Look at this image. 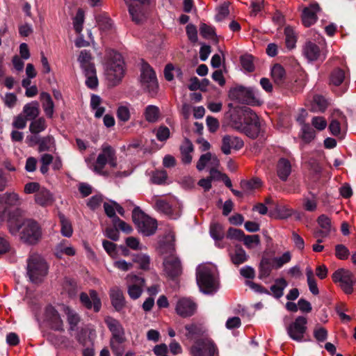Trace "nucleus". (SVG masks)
Wrapping results in <instances>:
<instances>
[{"instance_id": "obj_38", "label": "nucleus", "mask_w": 356, "mask_h": 356, "mask_svg": "<svg viewBox=\"0 0 356 356\" xmlns=\"http://www.w3.org/2000/svg\"><path fill=\"white\" fill-rule=\"evenodd\" d=\"M92 56L91 54L88 50H82L78 58V61L80 63L82 71H86L88 69L95 67V65L91 62Z\"/></svg>"}, {"instance_id": "obj_17", "label": "nucleus", "mask_w": 356, "mask_h": 356, "mask_svg": "<svg viewBox=\"0 0 356 356\" xmlns=\"http://www.w3.org/2000/svg\"><path fill=\"white\" fill-rule=\"evenodd\" d=\"M44 320L56 331H63V322L58 311L51 305L45 307Z\"/></svg>"}, {"instance_id": "obj_8", "label": "nucleus", "mask_w": 356, "mask_h": 356, "mask_svg": "<svg viewBox=\"0 0 356 356\" xmlns=\"http://www.w3.org/2000/svg\"><path fill=\"white\" fill-rule=\"evenodd\" d=\"M229 97L232 100L248 105L256 106L261 104L259 91L252 87L240 86L232 88L229 91Z\"/></svg>"}, {"instance_id": "obj_61", "label": "nucleus", "mask_w": 356, "mask_h": 356, "mask_svg": "<svg viewBox=\"0 0 356 356\" xmlns=\"http://www.w3.org/2000/svg\"><path fill=\"white\" fill-rule=\"evenodd\" d=\"M211 152L202 154L197 163L196 168L199 171L203 170L206 166H208L211 159Z\"/></svg>"}, {"instance_id": "obj_33", "label": "nucleus", "mask_w": 356, "mask_h": 356, "mask_svg": "<svg viewBox=\"0 0 356 356\" xmlns=\"http://www.w3.org/2000/svg\"><path fill=\"white\" fill-rule=\"evenodd\" d=\"M76 254L75 249L70 245H67L66 241L59 243L55 248V255L57 258L61 259L63 254L74 256Z\"/></svg>"}, {"instance_id": "obj_19", "label": "nucleus", "mask_w": 356, "mask_h": 356, "mask_svg": "<svg viewBox=\"0 0 356 356\" xmlns=\"http://www.w3.org/2000/svg\"><path fill=\"white\" fill-rule=\"evenodd\" d=\"M302 52L305 58L309 62L325 58V56L322 54L318 45L310 40L304 43Z\"/></svg>"}, {"instance_id": "obj_18", "label": "nucleus", "mask_w": 356, "mask_h": 356, "mask_svg": "<svg viewBox=\"0 0 356 356\" xmlns=\"http://www.w3.org/2000/svg\"><path fill=\"white\" fill-rule=\"evenodd\" d=\"M129 277L128 294L131 299L136 300L140 297L143 291L145 279L136 275H130Z\"/></svg>"}, {"instance_id": "obj_16", "label": "nucleus", "mask_w": 356, "mask_h": 356, "mask_svg": "<svg viewBox=\"0 0 356 356\" xmlns=\"http://www.w3.org/2000/svg\"><path fill=\"white\" fill-rule=\"evenodd\" d=\"M80 302L88 309H92L95 312H99L102 307V302L96 291L92 289L89 295L85 292L80 293Z\"/></svg>"}, {"instance_id": "obj_60", "label": "nucleus", "mask_w": 356, "mask_h": 356, "mask_svg": "<svg viewBox=\"0 0 356 356\" xmlns=\"http://www.w3.org/2000/svg\"><path fill=\"white\" fill-rule=\"evenodd\" d=\"M312 124L317 130L323 131L326 128L327 123L323 117L316 116L312 119Z\"/></svg>"}, {"instance_id": "obj_22", "label": "nucleus", "mask_w": 356, "mask_h": 356, "mask_svg": "<svg viewBox=\"0 0 356 356\" xmlns=\"http://www.w3.org/2000/svg\"><path fill=\"white\" fill-rule=\"evenodd\" d=\"M320 11L318 3H312L305 7L302 13V22L305 27H309L317 21V13Z\"/></svg>"}, {"instance_id": "obj_21", "label": "nucleus", "mask_w": 356, "mask_h": 356, "mask_svg": "<svg viewBox=\"0 0 356 356\" xmlns=\"http://www.w3.org/2000/svg\"><path fill=\"white\" fill-rule=\"evenodd\" d=\"M184 328L186 331L185 336L188 339L197 340L203 337H209L207 334V329L202 323H192L186 324L184 326Z\"/></svg>"}, {"instance_id": "obj_32", "label": "nucleus", "mask_w": 356, "mask_h": 356, "mask_svg": "<svg viewBox=\"0 0 356 356\" xmlns=\"http://www.w3.org/2000/svg\"><path fill=\"white\" fill-rule=\"evenodd\" d=\"M285 36L286 47L288 49L291 50L296 46L298 40V35L293 27L287 26L284 31Z\"/></svg>"}, {"instance_id": "obj_49", "label": "nucleus", "mask_w": 356, "mask_h": 356, "mask_svg": "<svg viewBox=\"0 0 356 356\" xmlns=\"http://www.w3.org/2000/svg\"><path fill=\"white\" fill-rule=\"evenodd\" d=\"M261 185V180L258 178L249 181L242 180L240 183L241 188L244 192L248 193Z\"/></svg>"}, {"instance_id": "obj_13", "label": "nucleus", "mask_w": 356, "mask_h": 356, "mask_svg": "<svg viewBox=\"0 0 356 356\" xmlns=\"http://www.w3.org/2000/svg\"><path fill=\"white\" fill-rule=\"evenodd\" d=\"M332 280L335 283H339L341 288L346 294H350L353 291V285L356 280L353 274L345 268H339L332 274Z\"/></svg>"}, {"instance_id": "obj_2", "label": "nucleus", "mask_w": 356, "mask_h": 356, "mask_svg": "<svg viewBox=\"0 0 356 356\" xmlns=\"http://www.w3.org/2000/svg\"><path fill=\"white\" fill-rule=\"evenodd\" d=\"M196 282L202 293L215 294L220 288L219 273L216 266L211 264L198 266L196 268Z\"/></svg>"}, {"instance_id": "obj_14", "label": "nucleus", "mask_w": 356, "mask_h": 356, "mask_svg": "<svg viewBox=\"0 0 356 356\" xmlns=\"http://www.w3.org/2000/svg\"><path fill=\"white\" fill-rule=\"evenodd\" d=\"M154 207L157 211L163 213L171 219L176 220L181 214V209L178 203L172 205L163 199H156Z\"/></svg>"}, {"instance_id": "obj_30", "label": "nucleus", "mask_w": 356, "mask_h": 356, "mask_svg": "<svg viewBox=\"0 0 356 356\" xmlns=\"http://www.w3.org/2000/svg\"><path fill=\"white\" fill-rule=\"evenodd\" d=\"M37 204L42 207L50 205L54 201L52 193L47 189L42 188L35 195Z\"/></svg>"}, {"instance_id": "obj_15", "label": "nucleus", "mask_w": 356, "mask_h": 356, "mask_svg": "<svg viewBox=\"0 0 356 356\" xmlns=\"http://www.w3.org/2000/svg\"><path fill=\"white\" fill-rule=\"evenodd\" d=\"M197 309V304L189 298H181L176 304L175 311L177 314L183 318L193 316Z\"/></svg>"}, {"instance_id": "obj_64", "label": "nucleus", "mask_w": 356, "mask_h": 356, "mask_svg": "<svg viewBox=\"0 0 356 356\" xmlns=\"http://www.w3.org/2000/svg\"><path fill=\"white\" fill-rule=\"evenodd\" d=\"M277 218L279 219H287L292 216L293 211L291 209L283 206L276 208Z\"/></svg>"}, {"instance_id": "obj_50", "label": "nucleus", "mask_w": 356, "mask_h": 356, "mask_svg": "<svg viewBox=\"0 0 356 356\" xmlns=\"http://www.w3.org/2000/svg\"><path fill=\"white\" fill-rule=\"evenodd\" d=\"M273 261L275 264V269L281 268L284 265L288 264L291 259V254L286 251L280 257H273Z\"/></svg>"}, {"instance_id": "obj_48", "label": "nucleus", "mask_w": 356, "mask_h": 356, "mask_svg": "<svg viewBox=\"0 0 356 356\" xmlns=\"http://www.w3.org/2000/svg\"><path fill=\"white\" fill-rule=\"evenodd\" d=\"M318 225L320 227L325 230V234H330L332 232L331 220L325 214L320 215L317 218Z\"/></svg>"}, {"instance_id": "obj_9", "label": "nucleus", "mask_w": 356, "mask_h": 356, "mask_svg": "<svg viewBox=\"0 0 356 356\" xmlns=\"http://www.w3.org/2000/svg\"><path fill=\"white\" fill-rule=\"evenodd\" d=\"M111 168L117 167V156L115 150L109 145L104 143L102 145V152L97 156L93 171L103 176H107L108 173L104 170L106 164Z\"/></svg>"}, {"instance_id": "obj_29", "label": "nucleus", "mask_w": 356, "mask_h": 356, "mask_svg": "<svg viewBox=\"0 0 356 356\" xmlns=\"http://www.w3.org/2000/svg\"><path fill=\"white\" fill-rule=\"evenodd\" d=\"M40 98L46 116L48 118H52L54 113V104L51 95L47 92H42L40 93Z\"/></svg>"}, {"instance_id": "obj_26", "label": "nucleus", "mask_w": 356, "mask_h": 356, "mask_svg": "<svg viewBox=\"0 0 356 356\" xmlns=\"http://www.w3.org/2000/svg\"><path fill=\"white\" fill-rule=\"evenodd\" d=\"M291 162L286 158H280L276 165L277 177L282 181H286L291 173Z\"/></svg>"}, {"instance_id": "obj_55", "label": "nucleus", "mask_w": 356, "mask_h": 356, "mask_svg": "<svg viewBox=\"0 0 356 356\" xmlns=\"http://www.w3.org/2000/svg\"><path fill=\"white\" fill-rule=\"evenodd\" d=\"M133 261L140 265V268L146 270L149 268V257L144 254H137L134 256Z\"/></svg>"}, {"instance_id": "obj_46", "label": "nucleus", "mask_w": 356, "mask_h": 356, "mask_svg": "<svg viewBox=\"0 0 356 356\" xmlns=\"http://www.w3.org/2000/svg\"><path fill=\"white\" fill-rule=\"evenodd\" d=\"M254 57L250 54L242 55L240 57V62L244 70L252 72L254 70Z\"/></svg>"}, {"instance_id": "obj_4", "label": "nucleus", "mask_w": 356, "mask_h": 356, "mask_svg": "<svg viewBox=\"0 0 356 356\" xmlns=\"http://www.w3.org/2000/svg\"><path fill=\"white\" fill-rule=\"evenodd\" d=\"M104 322L111 333L109 344L115 356H122L124 352V343L126 341L124 328L121 323L112 316H107Z\"/></svg>"}, {"instance_id": "obj_42", "label": "nucleus", "mask_w": 356, "mask_h": 356, "mask_svg": "<svg viewBox=\"0 0 356 356\" xmlns=\"http://www.w3.org/2000/svg\"><path fill=\"white\" fill-rule=\"evenodd\" d=\"M67 323L70 325V330L74 331L77 329L80 322L79 315L74 310L67 307L65 310Z\"/></svg>"}, {"instance_id": "obj_56", "label": "nucleus", "mask_w": 356, "mask_h": 356, "mask_svg": "<svg viewBox=\"0 0 356 356\" xmlns=\"http://www.w3.org/2000/svg\"><path fill=\"white\" fill-rule=\"evenodd\" d=\"M244 232L243 230L236 228L230 227L227 233V237L230 239H234L238 241H241L244 238Z\"/></svg>"}, {"instance_id": "obj_59", "label": "nucleus", "mask_w": 356, "mask_h": 356, "mask_svg": "<svg viewBox=\"0 0 356 356\" xmlns=\"http://www.w3.org/2000/svg\"><path fill=\"white\" fill-rule=\"evenodd\" d=\"M104 209L105 213L108 218L112 219L113 222L115 221L116 218H119L115 213V205L112 203V201H111V203L104 202Z\"/></svg>"}, {"instance_id": "obj_12", "label": "nucleus", "mask_w": 356, "mask_h": 356, "mask_svg": "<svg viewBox=\"0 0 356 356\" xmlns=\"http://www.w3.org/2000/svg\"><path fill=\"white\" fill-rule=\"evenodd\" d=\"M192 356H218V346L210 337L195 340L190 350Z\"/></svg>"}, {"instance_id": "obj_1", "label": "nucleus", "mask_w": 356, "mask_h": 356, "mask_svg": "<svg viewBox=\"0 0 356 356\" xmlns=\"http://www.w3.org/2000/svg\"><path fill=\"white\" fill-rule=\"evenodd\" d=\"M8 227L13 236L19 234L20 240L26 245H35L42 238V228L39 223L33 219L21 220L9 214Z\"/></svg>"}, {"instance_id": "obj_28", "label": "nucleus", "mask_w": 356, "mask_h": 356, "mask_svg": "<svg viewBox=\"0 0 356 356\" xmlns=\"http://www.w3.org/2000/svg\"><path fill=\"white\" fill-rule=\"evenodd\" d=\"M209 234L211 237L215 241L216 245L222 248L225 245L222 240L224 238V231L222 226L219 223H212L210 226Z\"/></svg>"}, {"instance_id": "obj_25", "label": "nucleus", "mask_w": 356, "mask_h": 356, "mask_svg": "<svg viewBox=\"0 0 356 356\" xmlns=\"http://www.w3.org/2000/svg\"><path fill=\"white\" fill-rule=\"evenodd\" d=\"M112 306L115 311L121 312L125 306V299L122 291L118 287H113L109 291Z\"/></svg>"}, {"instance_id": "obj_52", "label": "nucleus", "mask_w": 356, "mask_h": 356, "mask_svg": "<svg viewBox=\"0 0 356 356\" xmlns=\"http://www.w3.org/2000/svg\"><path fill=\"white\" fill-rule=\"evenodd\" d=\"M244 245L249 249H252L260 243L259 236L258 235H244L242 241Z\"/></svg>"}, {"instance_id": "obj_37", "label": "nucleus", "mask_w": 356, "mask_h": 356, "mask_svg": "<svg viewBox=\"0 0 356 356\" xmlns=\"http://www.w3.org/2000/svg\"><path fill=\"white\" fill-rule=\"evenodd\" d=\"M23 112L28 120H34L39 115V104L33 101L24 105Z\"/></svg>"}, {"instance_id": "obj_24", "label": "nucleus", "mask_w": 356, "mask_h": 356, "mask_svg": "<svg viewBox=\"0 0 356 356\" xmlns=\"http://www.w3.org/2000/svg\"><path fill=\"white\" fill-rule=\"evenodd\" d=\"M274 268L275 264L272 257H262L258 267V277L260 280L268 277Z\"/></svg>"}, {"instance_id": "obj_62", "label": "nucleus", "mask_w": 356, "mask_h": 356, "mask_svg": "<svg viewBox=\"0 0 356 356\" xmlns=\"http://www.w3.org/2000/svg\"><path fill=\"white\" fill-rule=\"evenodd\" d=\"M103 201V197L100 194L95 195L88 199L87 206L92 210L96 209Z\"/></svg>"}, {"instance_id": "obj_44", "label": "nucleus", "mask_w": 356, "mask_h": 356, "mask_svg": "<svg viewBox=\"0 0 356 356\" xmlns=\"http://www.w3.org/2000/svg\"><path fill=\"white\" fill-rule=\"evenodd\" d=\"M346 76L344 70L340 68L334 69L330 74V83L334 86H339L346 81Z\"/></svg>"}, {"instance_id": "obj_40", "label": "nucleus", "mask_w": 356, "mask_h": 356, "mask_svg": "<svg viewBox=\"0 0 356 356\" xmlns=\"http://www.w3.org/2000/svg\"><path fill=\"white\" fill-rule=\"evenodd\" d=\"M55 147L56 144L54 137L52 136H46L40 138L38 145V151L40 152L51 151L55 149Z\"/></svg>"}, {"instance_id": "obj_11", "label": "nucleus", "mask_w": 356, "mask_h": 356, "mask_svg": "<svg viewBox=\"0 0 356 356\" xmlns=\"http://www.w3.org/2000/svg\"><path fill=\"white\" fill-rule=\"evenodd\" d=\"M308 321L304 316H297L293 321L286 327V331L289 338L296 342L308 341L305 336L307 331Z\"/></svg>"}, {"instance_id": "obj_57", "label": "nucleus", "mask_w": 356, "mask_h": 356, "mask_svg": "<svg viewBox=\"0 0 356 356\" xmlns=\"http://www.w3.org/2000/svg\"><path fill=\"white\" fill-rule=\"evenodd\" d=\"M350 252L348 249L342 244H338L335 246V255L341 260L346 259L348 257Z\"/></svg>"}, {"instance_id": "obj_7", "label": "nucleus", "mask_w": 356, "mask_h": 356, "mask_svg": "<svg viewBox=\"0 0 356 356\" xmlns=\"http://www.w3.org/2000/svg\"><path fill=\"white\" fill-rule=\"evenodd\" d=\"M132 219L139 233L145 236L153 235L157 229L156 220L146 215L139 207H135L132 211Z\"/></svg>"}, {"instance_id": "obj_54", "label": "nucleus", "mask_w": 356, "mask_h": 356, "mask_svg": "<svg viewBox=\"0 0 356 356\" xmlns=\"http://www.w3.org/2000/svg\"><path fill=\"white\" fill-rule=\"evenodd\" d=\"M129 13L131 16L132 20L136 23H140L143 20V15L140 10V8L135 6L132 4L128 5Z\"/></svg>"}, {"instance_id": "obj_36", "label": "nucleus", "mask_w": 356, "mask_h": 356, "mask_svg": "<svg viewBox=\"0 0 356 356\" xmlns=\"http://www.w3.org/2000/svg\"><path fill=\"white\" fill-rule=\"evenodd\" d=\"M86 76V85L90 89H95L98 86V79L97 76L95 67H92L83 72Z\"/></svg>"}, {"instance_id": "obj_20", "label": "nucleus", "mask_w": 356, "mask_h": 356, "mask_svg": "<svg viewBox=\"0 0 356 356\" xmlns=\"http://www.w3.org/2000/svg\"><path fill=\"white\" fill-rule=\"evenodd\" d=\"M244 145L241 138L233 135H225L222 139L221 150L223 154L228 155L231 154L232 149L239 150Z\"/></svg>"}, {"instance_id": "obj_23", "label": "nucleus", "mask_w": 356, "mask_h": 356, "mask_svg": "<svg viewBox=\"0 0 356 356\" xmlns=\"http://www.w3.org/2000/svg\"><path fill=\"white\" fill-rule=\"evenodd\" d=\"M164 270L168 277H176L181 273V264L179 258L172 257L163 262Z\"/></svg>"}, {"instance_id": "obj_41", "label": "nucleus", "mask_w": 356, "mask_h": 356, "mask_svg": "<svg viewBox=\"0 0 356 356\" xmlns=\"http://www.w3.org/2000/svg\"><path fill=\"white\" fill-rule=\"evenodd\" d=\"M58 217L61 225V234L65 237L70 238L73 233V229L70 221L63 213H59Z\"/></svg>"}, {"instance_id": "obj_6", "label": "nucleus", "mask_w": 356, "mask_h": 356, "mask_svg": "<svg viewBox=\"0 0 356 356\" xmlns=\"http://www.w3.org/2000/svg\"><path fill=\"white\" fill-rule=\"evenodd\" d=\"M27 275L33 283L41 282L48 272V266L44 258L38 253H32L27 259Z\"/></svg>"}, {"instance_id": "obj_31", "label": "nucleus", "mask_w": 356, "mask_h": 356, "mask_svg": "<svg viewBox=\"0 0 356 356\" xmlns=\"http://www.w3.org/2000/svg\"><path fill=\"white\" fill-rule=\"evenodd\" d=\"M297 120L302 124L301 127L302 140L306 143H310L316 137L315 131L309 124L304 123L303 117H298Z\"/></svg>"}, {"instance_id": "obj_35", "label": "nucleus", "mask_w": 356, "mask_h": 356, "mask_svg": "<svg viewBox=\"0 0 356 356\" xmlns=\"http://www.w3.org/2000/svg\"><path fill=\"white\" fill-rule=\"evenodd\" d=\"M271 76L276 84L281 86L285 80V70L281 65L275 64L271 69Z\"/></svg>"}, {"instance_id": "obj_5", "label": "nucleus", "mask_w": 356, "mask_h": 356, "mask_svg": "<svg viewBox=\"0 0 356 356\" xmlns=\"http://www.w3.org/2000/svg\"><path fill=\"white\" fill-rule=\"evenodd\" d=\"M124 74V63L122 55L113 51L110 55L105 68V76L106 80L111 86L118 84Z\"/></svg>"}, {"instance_id": "obj_53", "label": "nucleus", "mask_w": 356, "mask_h": 356, "mask_svg": "<svg viewBox=\"0 0 356 356\" xmlns=\"http://www.w3.org/2000/svg\"><path fill=\"white\" fill-rule=\"evenodd\" d=\"M326 107L327 102L323 96H314L313 101V109L315 111L323 112Z\"/></svg>"}, {"instance_id": "obj_39", "label": "nucleus", "mask_w": 356, "mask_h": 356, "mask_svg": "<svg viewBox=\"0 0 356 356\" xmlns=\"http://www.w3.org/2000/svg\"><path fill=\"white\" fill-rule=\"evenodd\" d=\"M230 257L234 264L240 265L245 262L248 259L249 256L241 247L236 246L234 252L230 254Z\"/></svg>"}, {"instance_id": "obj_63", "label": "nucleus", "mask_w": 356, "mask_h": 356, "mask_svg": "<svg viewBox=\"0 0 356 356\" xmlns=\"http://www.w3.org/2000/svg\"><path fill=\"white\" fill-rule=\"evenodd\" d=\"M314 337L318 342H323L327 338V331L323 327H316L314 330Z\"/></svg>"}, {"instance_id": "obj_34", "label": "nucleus", "mask_w": 356, "mask_h": 356, "mask_svg": "<svg viewBox=\"0 0 356 356\" xmlns=\"http://www.w3.org/2000/svg\"><path fill=\"white\" fill-rule=\"evenodd\" d=\"M288 284L284 278H278L275 281V284L270 286V295L275 298H280L284 294V290Z\"/></svg>"}, {"instance_id": "obj_27", "label": "nucleus", "mask_w": 356, "mask_h": 356, "mask_svg": "<svg viewBox=\"0 0 356 356\" xmlns=\"http://www.w3.org/2000/svg\"><path fill=\"white\" fill-rule=\"evenodd\" d=\"M180 153L181 162L185 165H188L192 161L191 153L193 152V145L191 141L185 138L183 143L180 145Z\"/></svg>"}, {"instance_id": "obj_47", "label": "nucleus", "mask_w": 356, "mask_h": 356, "mask_svg": "<svg viewBox=\"0 0 356 356\" xmlns=\"http://www.w3.org/2000/svg\"><path fill=\"white\" fill-rule=\"evenodd\" d=\"M84 22V12L82 9H79L75 17L73 18V26L77 33H81L83 30Z\"/></svg>"}, {"instance_id": "obj_43", "label": "nucleus", "mask_w": 356, "mask_h": 356, "mask_svg": "<svg viewBox=\"0 0 356 356\" xmlns=\"http://www.w3.org/2000/svg\"><path fill=\"white\" fill-rule=\"evenodd\" d=\"M47 128L46 120L44 118L34 119L29 125V130L32 134H38Z\"/></svg>"}, {"instance_id": "obj_58", "label": "nucleus", "mask_w": 356, "mask_h": 356, "mask_svg": "<svg viewBox=\"0 0 356 356\" xmlns=\"http://www.w3.org/2000/svg\"><path fill=\"white\" fill-rule=\"evenodd\" d=\"M167 179V174L165 171H156L151 177V181L155 184H162Z\"/></svg>"}, {"instance_id": "obj_3", "label": "nucleus", "mask_w": 356, "mask_h": 356, "mask_svg": "<svg viewBox=\"0 0 356 356\" xmlns=\"http://www.w3.org/2000/svg\"><path fill=\"white\" fill-rule=\"evenodd\" d=\"M244 112L245 115L243 122L241 119L238 120L234 114L231 115V122L236 129L245 134L248 137L254 139L259 136L261 130L259 117L250 108H245Z\"/></svg>"}, {"instance_id": "obj_10", "label": "nucleus", "mask_w": 356, "mask_h": 356, "mask_svg": "<svg viewBox=\"0 0 356 356\" xmlns=\"http://www.w3.org/2000/svg\"><path fill=\"white\" fill-rule=\"evenodd\" d=\"M140 83L142 87L151 95H155L159 90V83L153 68L144 60L140 67Z\"/></svg>"}, {"instance_id": "obj_45", "label": "nucleus", "mask_w": 356, "mask_h": 356, "mask_svg": "<svg viewBox=\"0 0 356 356\" xmlns=\"http://www.w3.org/2000/svg\"><path fill=\"white\" fill-rule=\"evenodd\" d=\"M146 120L149 122H155L158 120L159 116V109L154 105H148L144 113Z\"/></svg>"}, {"instance_id": "obj_51", "label": "nucleus", "mask_w": 356, "mask_h": 356, "mask_svg": "<svg viewBox=\"0 0 356 356\" xmlns=\"http://www.w3.org/2000/svg\"><path fill=\"white\" fill-rule=\"evenodd\" d=\"M302 206L305 211L313 212L317 209V200L316 196L312 194V197H305L302 200Z\"/></svg>"}]
</instances>
